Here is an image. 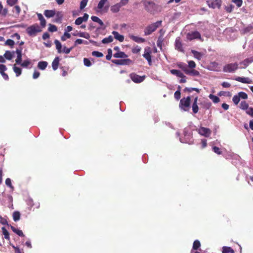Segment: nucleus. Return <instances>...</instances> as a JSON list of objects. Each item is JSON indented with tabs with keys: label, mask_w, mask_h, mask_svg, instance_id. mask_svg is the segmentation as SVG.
<instances>
[{
	"label": "nucleus",
	"mask_w": 253,
	"mask_h": 253,
	"mask_svg": "<svg viewBox=\"0 0 253 253\" xmlns=\"http://www.w3.org/2000/svg\"><path fill=\"white\" fill-rule=\"evenodd\" d=\"M22 49H17L16 51L11 52L10 51H6L4 54V57L7 60H11L14 57H16L15 63H21L22 61Z\"/></svg>",
	"instance_id": "1"
},
{
	"label": "nucleus",
	"mask_w": 253,
	"mask_h": 253,
	"mask_svg": "<svg viewBox=\"0 0 253 253\" xmlns=\"http://www.w3.org/2000/svg\"><path fill=\"white\" fill-rule=\"evenodd\" d=\"M184 137H180V133L178 132L176 133L177 137H179V141L182 143H187L192 144L193 140L192 139V132L188 130V128L185 127L183 130Z\"/></svg>",
	"instance_id": "2"
},
{
	"label": "nucleus",
	"mask_w": 253,
	"mask_h": 253,
	"mask_svg": "<svg viewBox=\"0 0 253 253\" xmlns=\"http://www.w3.org/2000/svg\"><path fill=\"white\" fill-rule=\"evenodd\" d=\"M179 67L182 69L185 74L192 76H198L199 72L194 70L196 64H178Z\"/></svg>",
	"instance_id": "3"
},
{
	"label": "nucleus",
	"mask_w": 253,
	"mask_h": 253,
	"mask_svg": "<svg viewBox=\"0 0 253 253\" xmlns=\"http://www.w3.org/2000/svg\"><path fill=\"white\" fill-rule=\"evenodd\" d=\"M162 21H157L156 22L148 25L144 29V34L146 36L150 35L155 32L158 28L162 25Z\"/></svg>",
	"instance_id": "4"
},
{
	"label": "nucleus",
	"mask_w": 253,
	"mask_h": 253,
	"mask_svg": "<svg viewBox=\"0 0 253 253\" xmlns=\"http://www.w3.org/2000/svg\"><path fill=\"white\" fill-rule=\"evenodd\" d=\"M191 98L190 96L182 98L179 102V108L184 111H188L190 105Z\"/></svg>",
	"instance_id": "5"
},
{
	"label": "nucleus",
	"mask_w": 253,
	"mask_h": 253,
	"mask_svg": "<svg viewBox=\"0 0 253 253\" xmlns=\"http://www.w3.org/2000/svg\"><path fill=\"white\" fill-rule=\"evenodd\" d=\"M142 2L146 10L151 12L157 9V5L153 1L149 0H142Z\"/></svg>",
	"instance_id": "6"
},
{
	"label": "nucleus",
	"mask_w": 253,
	"mask_h": 253,
	"mask_svg": "<svg viewBox=\"0 0 253 253\" xmlns=\"http://www.w3.org/2000/svg\"><path fill=\"white\" fill-rule=\"evenodd\" d=\"M40 26L37 24H34L26 29L27 33L30 36L35 35L36 33L41 32Z\"/></svg>",
	"instance_id": "7"
},
{
	"label": "nucleus",
	"mask_w": 253,
	"mask_h": 253,
	"mask_svg": "<svg viewBox=\"0 0 253 253\" xmlns=\"http://www.w3.org/2000/svg\"><path fill=\"white\" fill-rule=\"evenodd\" d=\"M207 3L211 8L219 9L221 6L222 0H208L207 1Z\"/></svg>",
	"instance_id": "8"
},
{
	"label": "nucleus",
	"mask_w": 253,
	"mask_h": 253,
	"mask_svg": "<svg viewBox=\"0 0 253 253\" xmlns=\"http://www.w3.org/2000/svg\"><path fill=\"white\" fill-rule=\"evenodd\" d=\"M202 66L209 70L220 72L221 71V68L219 66V64H201Z\"/></svg>",
	"instance_id": "9"
},
{
	"label": "nucleus",
	"mask_w": 253,
	"mask_h": 253,
	"mask_svg": "<svg viewBox=\"0 0 253 253\" xmlns=\"http://www.w3.org/2000/svg\"><path fill=\"white\" fill-rule=\"evenodd\" d=\"M199 134H200L201 135L204 136L206 137H209L211 133V129L207 127H205L203 126H201L198 130H197Z\"/></svg>",
	"instance_id": "10"
},
{
	"label": "nucleus",
	"mask_w": 253,
	"mask_h": 253,
	"mask_svg": "<svg viewBox=\"0 0 253 253\" xmlns=\"http://www.w3.org/2000/svg\"><path fill=\"white\" fill-rule=\"evenodd\" d=\"M238 64H226L223 71L225 73H233L238 68Z\"/></svg>",
	"instance_id": "11"
},
{
	"label": "nucleus",
	"mask_w": 253,
	"mask_h": 253,
	"mask_svg": "<svg viewBox=\"0 0 253 253\" xmlns=\"http://www.w3.org/2000/svg\"><path fill=\"white\" fill-rule=\"evenodd\" d=\"M131 80L135 83H140L142 82L145 79V76H140L135 74H131L130 75Z\"/></svg>",
	"instance_id": "12"
},
{
	"label": "nucleus",
	"mask_w": 253,
	"mask_h": 253,
	"mask_svg": "<svg viewBox=\"0 0 253 253\" xmlns=\"http://www.w3.org/2000/svg\"><path fill=\"white\" fill-rule=\"evenodd\" d=\"M174 45L175 49L177 50L178 51L184 52V50L182 47V44L180 41V39L179 37H178L176 39Z\"/></svg>",
	"instance_id": "13"
},
{
	"label": "nucleus",
	"mask_w": 253,
	"mask_h": 253,
	"mask_svg": "<svg viewBox=\"0 0 253 253\" xmlns=\"http://www.w3.org/2000/svg\"><path fill=\"white\" fill-rule=\"evenodd\" d=\"M6 70L7 68L4 64H0V74L4 80L7 81L9 79V77L8 75L5 73Z\"/></svg>",
	"instance_id": "14"
},
{
	"label": "nucleus",
	"mask_w": 253,
	"mask_h": 253,
	"mask_svg": "<svg viewBox=\"0 0 253 253\" xmlns=\"http://www.w3.org/2000/svg\"><path fill=\"white\" fill-rule=\"evenodd\" d=\"M188 39L192 40L196 39H201V35L198 31H194L187 35Z\"/></svg>",
	"instance_id": "15"
},
{
	"label": "nucleus",
	"mask_w": 253,
	"mask_h": 253,
	"mask_svg": "<svg viewBox=\"0 0 253 253\" xmlns=\"http://www.w3.org/2000/svg\"><path fill=\"white\" fill-rule=\"evenodd\" d=\"M235 80L244 84H251L252 83V80L248 77H238L235 79Z\"/></svg>",
	"instance_id": "16"
},
{
	"label": "nucleus",
	"mask_w": 253,
	"mask_h": 253,
	"mask_svg": "<svg viewBox=\"0 0 253 253\" xmlns=\"http://www.w3.org/2000/svg\"><path fill=\"white\" fill-rule=\"evenodd\" d=\"M44 14L47 18L53 17L56 14V11L55 10H45Z\"/></svg>",
	"instance_id": "17"
},
{
	"label": "nucleus",
	"mask_w": 253,
	"mask_h": 253,
	"mask_svg": "<svg viewBox=\"0 0 253 253\" xmlns=\"http://www.w3.org/2000/svg\"><path fill=\"white\" fill-rule=\"evenodd\" d=\"M55 18L53 20V22L60 23L61 22V20L63 17V14L61 12L57 11L56 12V14L55 15Z\"/></svg>",
	"instance_id": "18"
},
{
	"label": "nucleus",
	"mask_w": 253,
	"mask_h": 253,
	"mask_svg": "<svg viewBox=\"0 0 253 253\" xmlns=\"http://www.w3.org/2000/svg\"><path fill=\"white\" fill-rule=\"evenodd\" d=\"M112 34L114 35L115 39L118 40L120 42H123L124 40V36L119 34L117 31H113Z\"/></svg>",
	"instance_id": "19"
},
{
	"label": "nucleus",
	"mask_w": 253,
	"mask_h": 253,
	"mask_svg": "<svg viewBox=\"0 0 253 253\" xmlns=\"http://www.w3.org/2000/svg\"><path fill=\"white\" fill-rule=\"evenodd\" d=\"M39 20L40 21V24L42 27H45L46 25V21L41 13H37Z\"/></svg>",
	"instance_id": "20"
},
{
	"label": "nucleus",
	"mask_w": 253,
	"mask_h": 253,
	"mask_svg": "<svg viewBox=\"0 0 253 253\" xmlns=\"http://www.w3.org/2000/svg\"><path fill=\"white\" fill-rule=\"evenodd\" d=\"M122 6L119 3H117L111 7V11L113 13H117L120 11V9Z\"/></svg>",
	"instance_id": "21"
},
{
	"label": "nucleus",
	"mask_w": 253,
	"mask_h": 253,
	"mask_svg": "<svg viewBox=\"0 0 253 253\" xmlns=\"http://www.w3.org/2000/svg\"><path fill=\"white\" fill-rule=\"evenodd\" d=\"M113 56L115 58H126L127 57V55L125 52L122 51H118L114 53Z\"/></svg>",
	"instance_id": "22"
},
{
	"label": "nucleus",
	"mask_w": 253,
	"mask_h": 253,
	"mask_svg": "<svg viewBox=\"0 0 253 253\" xmlns=\"http://www.w3.org/2000/svg\"><path fill=\"white\" fill-rule=\"evenodd\" d=\"M131 40L138 43L144 42H145V40L143 38L138 37L133 35L130 36Z\"/></svg>",
	"instance_id": "23"
},
{
	"label": "nucleus",
	"mask_w": 253,
	"mask_h": 253,
	"mask_svg": "<svg viewBox=\"0 0 253 253\" xmlns=\"http://www.w3.org/2000/svg\"><path fill=\"white\" fill-rule=\"evenodd\" d=\"M170 73L178 77H185V76L180 71L175 69H172L170 71Z\"/></svg>",
	"instance_id": "24"
},
{
	"label": "nucleus",
	"mask_w": 253,
	"mask_h": 253,
	"mask_svg": "<svg viewBox=\"0 0 253 253\" xmlns=\"http://www.w3.org/2000/svg\"><path fill=\"white\" fill-rule=\"evenodd\" d=\"M222 253H235L234 250L230 247L224 246L222 247Z\"/></svg>",
	"instance_id": "25"
},
{
	"label": "nucleus",
	"mask_w": 253,
	"mask_h": 253,
	"mask_svg": "<svg viewBox=\"0 0 253 253\" xmlns=\"http://www.w3.org/2000/svg\"><path fill=\"white\" fill-rule=\"evenodd\" d=\"M16 64H14L13 69L15 73L16 74V77L19 76L21 74V68L20 67L16 66Z\"/></svg>",
	"instance_id": "26"
},
{
	"label": "nucleus",
	"mask_w": 253,
	"mask_h": 253,
	"mask_svg": "<svg viewBox=\"0 0 253 253\" xmlns=\"http://www.w3.org/2000/svg\"><path fill=\"white\" fill-rule=\"evenodd\" d=\"M250 107H249V104L245 101H241L240 104V108L243 110H247Z\"/></svg>",
	"instance_id": "27"
},
{
	"label": "nucleus",
	"mask_w": 253,
	"mask_h": 253,
	"mask_svg": "<svg viewBox=\"0 0 253 253\" xmlns=\"http://www.w3.org/2000/svg\"><path fill=\"white\" fill-rule=\"evenodd\" d=\"M1 230L3 235H4V238L8 240H10V237H9V234L8 231L6 230V229L4 227H2L1 228Z\"/></svg>",
	"instance_id": "28"
},
{
	"label": "nucleus",
	"mask_w": 253,
	"mask_h": 253,
	"mask_svg": "<svg viewBox=\"0 0 253 253\" xmlns=\"http://www.w3.org/2000/svg\"><path fill=\"white\" fill-rule=\"evenodd\" d=\"M20 213L18 211H15L13 213V219L15 222H17L20 220Z\"/></svg>",
	"instance_id": "29"
},
{
	"label": "nucleus",
	"mask_w": 253,
	"mask_h": 253,
	"mask_svg": "<svg viewBox=\"0 0 253 253\" xmlns=\"http://www.w3.org/2000/svg\"><path fill=\"white\" fill-rule=\"evenodd\" d=\"M209 97L214 103H217L219 102L220 101V99L218 96L214 95L213 94H210L209 96Z\"/></svg>",
	"instance_id": "30"
},
{
	"label": "nucleus",
	"mask_w": 253,
	"mask_h": 253,
	"mask_svg": "<svg viewBox=\"0 0 253 253\" xmlns=\"http://www.w3.org/2000/svg\"><path fill=\"white\" fill-rule=\"evenodd\" d=\"M191 52L193 54V55L195 58H197L198 60H200L202 58L203 56V54H202L201 52H199L194 50H192Z\"/></svg>",
	"instance_id": "31"
},
{
	"label": "nucleus",
	"mask_w": 253,
	"mask_h": 253,
	"mask_svg": "<svg viewBox=\"0 0 253 253\" xmlns=\"http://www.w3.org/2000/svg\"><path fill=\"white\" fill-rule=\"evenodd\" d=\"M143 57L148 61L149 63L151 62V52L145 51L143 54Z\"/></svg>",
	"instance_id": "32"
},
{
	"label": "nucleus",
	"mask_w": 253,
	"mask_h": 253,
	"mask_svg": "<svg viewBox=\"0 0 253 253\" xmlns=\"http://www.w3.org/2000/svg\"><path fill=\"white\" fill-rule=\"evenodd\" d=\"M91 19L93 21L98 23L100 26L104 25L103 22L98 17L95 16H92L91 17Z\"/></svg>",
	"instance_id": "33"
},
{
	"label": "nucleus",
	"mask_w": 253,
	"mask_h": 253,
	"mask_svg": "<svg viewBox=\"0 0 253 253\" xmlns=\"http://www.w3.org/2000/svg\"><path fill=\"white\" fill-rule=\"evenodd\" d=\"M54 43L56 45V48L57 49L58 52H59V53L61 52H62V45H61V43H60V42L58 40H56L54 41Z\"/></svg>",
	"instance_id": "34"
},
{
	"label": "nucleus",
	"mask_w": 253,
	"mask_h": 253,
	"mask_svg": "<svg viewBox=\"0 0 253 253\" xmlns=\"http://www.w3.org/2000/svg\"><path fill=\"white\" fill-rule=\"evenodd\" d=\"M113 37L112 36H109L107 38H105L103 39L102 40V42L104 44L108 43L111 42H113Z\"/></svg>",
	"instance_id": "35"
},
{
	"label": "nucleus",
	"mask_w": 253,
	"mask_h": 253,
	"mask_svg": "<svg viewBox=\"0 0 253 253\" xmlns=\"http://www.w3.org/2000/svg\"><path fill=\"white\" fill-rule=\"evenodd\" d=\"M184 91L191 92L193 91H196L197 93L200 92V89L196 87H185L184 89Z\"/></svg>",
	"instance_id": "36"
},
{
	"label": "nucleus",
	"mask_w": 253,
	"mask_h": 253,
	"mask_svg": "<svg viewBox=\"0 0 253 253\" xmlns=\"http://www.w3.org/2000/svg\"><path fill=\"white\" fill-rule=\"evenodd\" d=\"M164 41V39L163 38V36H160L158 39L157 42V46L160 47L161 49L162 48V44Z\"/></svg>",
	"instance_id": "37"
},
{
	"label": "nucleus",
	"mask_w": 253,
	"mask_h": 253,
	"mask_svg": "<svg viewBox=\"0 0 253 253\" xmlns=\"http://www.w3.org/2000/svg\"><path fill=\"white\" fill-rule=\"evenodd\" d=\"M201 246V243L200 241L198 240H195L193 244V250H197L200 248Z\"/></svg>",
	"instance_id": "38"
},
{
	"label": "nucleus",
	"mask_w": 253,
	"mask_h": 253,
	"mask_svg": "<svg viewBox=\"0 0 253 253\" xmlns=\"http://www.w3.org/2000/svg\"><path fill=\"white\" fill-rule=\"evenodd\" d=\"M75 35L78 36L80 37L84 38L86 39H88L89 38V35L88 33H85V32H80V33H78L77 35Z\"/></svg>",
	"instance_id": "39"
},
{
	"label": "nucleus",
	"mask_w": 253,
	"mask_h": 253,
	"mask_svg": "<svg viewBox=\"0 0 253 253\" xmlns=\"http://www.w3.org/2000/svg\"><path fill=\"white\" fill-rule=\"evenodd\" d=\"M240 99L238 94L235 95L232 98L233 102L235 105H237L239 103Z\"/></svg>",
	"instance_id": "40"
},
{
	"label": "nucleus",
	"mask_w": 253,
	"mask_h": 253,
	"mask_svg": "<svg viewBox=\"0 0 253 253\" xmlns=\"http://www.w3.org/2000/svg\"><path fill=\"white\" fill-rule=\"evenodd\" d=\"M5 184L9 187L12 191L14 190V187L11 184V180L10 178H7L5 180Z\"/></svg>",
	"instance_id": "41"
},
{
	"label": "nucleus",
	"mask_w": 253,
	"mask_h": 253,
	"mask_svg": "<svg viewBox=\"0 0 253 253\" xmlns=\"http://www.w3.org/2000/svg\"><path fill=\"white\" fill-rule=\"evenodd\" d=\"M212 150L217 155H221L222 154L220 149L217 146H212Z\"/></svg>",
	"instance_id": "42"
},
{
	"label": "nucleus",
	"mask_w": 253,
	"mask_h": 253,
	"mask_svg": "<svg viewBox=\"0 0 253 253\" xmlns=\"http://www.w3.org/2000/svg\"><path fill=\"white\" fill-rule=\"evenodd\" d=\"M48 30L50 32H56L57 31V28L55 25L49 24Z\"/></svg>",
	"instance_id": "43"
},
{
	"label": "nucleus",
	"mask_w": 253,
	"mask_h": 253,
	"mask_svg": "<svg viewBox=\"0 0 253 253\" xmlns=\"http://www.w3.org/2000/svg\"><path fill=\"white\" fill-rule=\"evenodd\" d=\"M180 86H178V89L177 90L175 93H174V98L176 100H179L181 96V93H180Z\"/></svg>",
	"instance_id": "44"
},
{
	"label": "nucleus",
	"mask_w": 253,
	"mask_h": 253,
	"mask_svg": "<svg viewBox=\"0 0 253 253\" xmlns=\"http://www.w3.org/2000/svg\"><path fill=\"white\" fill-rule=\"evenodd\" d=\"M108 0H100L98 4L97 8L100 10L102 9L104 5Z\"/></svg>",
	"instance_id": "45"
},
{
	"label": "nucleus",
	"mask_w": 253,
	"mask_h": 253,
	"mask_svg": "<svg viewBox=\"0 0 253 253\" xmlns=\"http://www.w3.org/2000/svg\"><path fill=\"white\" fill-rule=\"evenodd\" d=\"M61 69L63 71L62 76H65L67 75V71H71L72 69H69V67L68 66H63L61 67Z\"/></svg>",
	"instance_id": "46"
},
{
	"label": "nucleus",
	"mask_w": 253,
	"mask_h": 253,
	"mask_svg": "<svg viewBox=\"0 0 253 253\" xmlns=\"http://www.w3.org/2000/svg\"><path fill=\"white\" fill-rule=\"evenodd\" d=\"M238 94L241 99H247L248 98V94L245 92H239Z\"/></svg>",
	"instance_id": "47"
},
{
	"label": "nucleus",
	"mask_w": 253,
	"mask_h": 253,
	"mask_svg": "<svg viewBox=\"0 0 253 253\" xmlns=\"http://www.w3.org/2000/svg\"><path fill=\"white\" fill-rule=\"evenodd\" d=\"M71 37V35L67 33V32H65L64 35L62 36L61 37V40L62 41H65L67 39H69Z\"/></svg>",
	"instance_id": "48"
},
{
	"label": "nucleus",
	"mask_w": 253,
	"mask_h": 253,
	"mask_svg": "<svg viewBox=\"0 0 253 253\" xmlns=\"http://www.w3.org/2000/svg\"><path fill=\"white\" fill-rule=\"evenodd\" d=\"M88 2V0H82L80 3V9H83L86 5Z\"/></svg>",
	"instance_id": "49"
},
{
	"label": "nucleus",
	"mask_w": 253,
	"mask_h": 253,
	"mask_svg": "<svg viewBox=\"0 0 253 253\" xmlns=\"http://www.w3.org/2000/svg\"><path fill=\"white\" fill-rule=\"evenodd\" d=\"M127 61H130L129 59H124V60H113L112 62L113 63H126Z\"/></svg>",
	"instance_id": "50"
},
{
	"label": "nucleus",
	"mask_w": 253,
	"mask_h": 253,
	"mask_svg": "<svg viewBox=\"0 0 253 253\" xmlns=\"http://www.w3.org/2000/svg\"><path fill=\"white\" fill-rule=\"evenodd\" d=\"M192 111L194 114H196L198 113L199 111V107L197 105V104H192Z\"/></svg>",
	"instance_id": "51"
},
{
	"label": "nucleus",
	"mask_w": 253,
	"mask_h": 253,
	"mask_svg": "<svg viewBox=\"0 0 253 253\" xmlns=\"http://www.w3.org/2000/svg\"><path fill=\"white\" fill-rule=\"evenodd\" d=\"M92 55L94 56L97 57H101L103 56V54L102 53L97 51H94L92 52Z\"/></svg>",
	"instance_id": "52"
},
{
	"label": "nucleus",
	"mask_w": 253,
	"mask_h": 253,
	"mask_svg": "<svg viewBox=\"0 0 253 253\" xmlns=\"http://www.w3.org/2000/svg\"><path fill=\"white\" fill-rule=\"evenodd\" d=\"M234 7V5L230 4V5L225 7V10L227 12L230 13L233 11Z\"/></svg>",
	"instance_id": "53"
},
{
	"label": "nucleus",
	"mask_w": 253,
	"mask_h": 253,
	"mask_svg": "<svg viewBox=\"0 0 253 253\" xmlns=\"http://www.w3.org/2000/svg\"><path fill=\"white\" fill-rule=\"evenodd\" d=\"M27 204L30 207H33L34 205L33 200L31 198H29L27 199Z\"/></svg>",
	"instance_id": "54"
},
{
	"label": "nucleus",
	"mask_w": 253,
	"mask_h": 253,
	"mask_svg": "<svg viewBox=\"0 0 253 253\" xmlns=\"http://www.w3.org/2000/svg\"><path fill=\"white\" fill-rule=\"evenodd\" d=\"M40 75V72L38 71H37V70H35L33 74V78L34 79H37L39 77Z\"/></svg>",
	"instance_id": "55"
},
{
	"label": "nucleus",
	"mask_w": 253,
	"mask_h": 253,
	"mask_svg": "<svg viewBox=\"0 0 253 253\" xmlns=\"http://www.w3.org/2000/svg\"><path fill=\"white\" fill-rule=\"evenodd\" d=\"M84 22L81 17H78L75 22V23L77 25H81Z\"/></svg>",
	"instance_id": "56"
},
{
	"label": "nucleus",
	"mask_w": 253,
	"mask_h": 253,
	"mask_svg": "<svg viewBox=\"0 0 253 253\" xmlns=\"http://www.w3.org/2000/svg\"><path fill=\"white\" fill-rule=\"evenodd\" d=\"M0 223L2 225H7V226H9L8 224L7 220L4 218H2L1 217H0Z\"/></svg>",
	"instance_id": "57"
},
{
	"label": "nucleus",
	"mask_w": 253,
	"mask_h": 253,
	"mask_svg": "<svg viewBox=\"0 0 253 253\" xmlns=\"http://www.w3.org/2000/svg\"><path fill=\"white\" fill-rule=\"evenodd\" d=\"M246 113L253 118V108L250 107L246 111Z\"/></svg>",
	"instance_id": "58"
},
{
	"label": "nucleus",
	"mask_w": 253,
	"mask_h": 253,
	"mask_svg": "<svg viewBox=\"0 0 253 253\" xmlns=\"http://www.w3.org/2000/svg\"><path fill=\"white\" fill-rule=\"evenodd\" d=\"M17 0H7V3L9 5L12 6L17 3Z\"/></svg>",
	"instance_id": "59"
},
{
	"label": "nucleus",
	"mask_w": 253,
	"mask_h": 253,
	"mask_svg": "<svg viewBox=\"0 0 253 253\" xmlns=\"http://www.w3.org/2000/svg\"><path fill=\"white\" fill-rule=\"evenodd\" d=\"M5 44L6 45L12 46L14 44V42L12 40L8 39L7 40H6Z\"/></svg>",
	"instance_id": "60"
},
{
	"label": "nucleus",
	"mask_w": 253,
	"mask_h": 253,
	"mask_svg": "<svg viewBox=\"0 0 253 253\" xmlns=\"http://www.w3.org/2000/svg\"><path fill=\"white\" fill-rule=\"evenodd\" d=\"M233 1L236 4V5L240 7L242 4V0H233Z\"/></svg>",
	"instance_id": "61"
},
{
	"label": "nucleus",
	"mask_w": 253,
	"mask_h": 253,
	"mask_svg": "<svg viewBox=\"0 0 253 253\" xmlns=\"http://www.w3.org/2000/svg\"><path fill=\"white\" fill-rule=\"evenodd\" d=\"M201 144L202 149L206 147L207 145V140L206 139H202L201 140Z\"/></svg>",
	"instance_id": "62"
},
{
	"label": "nucleus",
	"mask_w": 253,
	"mask_h": 253,
	"mask_svg": "<svg viewBox=\"0 0 253 253\" xmlns=\"http://www.w3.org/2000/svg\"><path fill=\"white\" fill-rule=\"evenodd\" d=\"M10 245L14 249L15 253H22L21 251H20V249L18 247H15L12 244H10Z\"/></svg>",
	"instance_id": "63"
},
{
	"label": "nucleus",
	"mask_w": 253,
	"mask_h": 253,
	"mask_svg": "<svg viewBox=\"0 0 253 253\" xmlns=\"http://www.w3.org/2000/svg\"><path fill=\"white\" fill-rule=\"evenodd\" d=\"M221 85L223 86V87L228 88L231 86V84L228 82H224L221 84Z\"/></svg>",
	"instance_id": "64"
}]
</instances>
